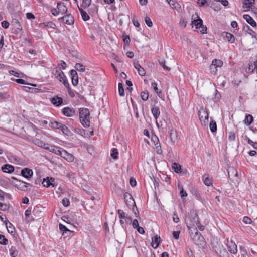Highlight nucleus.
Listing matches in <instances>:
<instances>
[{"label":"nucleus","instance_id":"obj_1","mask_svg":"<svg viewBox=\"0 0 257 257\" xmlns=\"http://www.w3.org/2000/svg\"><path fill=\"white\" fill-rule=\"evenodd\" d=\"M89 115L90 113L88 109L81 108L79 109L80 121L85 127H88L90 125Z\"/></svg>","mask_w":257,"mask_h":257},{"label":"nucleus","instance_id":"obj_2","mask_svg":"<svg viewBox=\"0 0 257 257\" xmlns=\"http://www.w3.org/2000/svg\"><path fill=\"white\" fill-rule=\"evenodd\" d=\"M196 17L197 19L192 21V24L195 26L196 29L201 28L200 32L202 34L206 33L207 27L203 25V21L198 16Z\"/></svg>","mask_w":257,"mask_h":257},{"label":"nucleus","instance_id":"obj_3","mask_svg":"<svg viewBox=\"0 0 257 257\" xmlns=\"http://www.w3.org/2000/svg\"><path fill=\"white\" fill-rule=\"evenodd\" d=\"M13 178L16 181L17 183H16V186L19 189L22 191H27L28 190V187L31 186L30 183L18 180L15 177H13Z\"/></svg>","mask_w":257,"mask_h":257},{"label":"nucleus","instance_id":"obj_4","mask_svg":"<svg viewBox=\"0 0 257 257\" xmlns=\"http://www.w3.org/2000/svg\"><path fill=\"white\" fill-rule=\"evenodd\" d=\"M59 21H62L64 24L71 25L74 23V19L73 16L71 14L66 15L58 19Z\"/></svg>","mask_w":257,"mask_h":257},{"label":"nucleus","instance_id":"obj_5","mask_svg":"<svg viewBox=\"0 0 257 257\" xmlns=\"http://www.w3.org/2000/svg\"><path fill=\"white\" fill-rule=\"evenodd\" d=\"M62 113L67 117H71L76 115L75 110L73 108L66 107L62 110Z\"/></svg>","mask_w":257,"mask_h":257},{"label":"nucleus","instance_id":"obj_6","mask_svg":"<svg viewBox=\"0 0 257 257\" xmlns=\"http://www.w3.org/2000/svg\"><path fill=\"white\" fill-rule=\"evenodd\" d=\"M21 174L25 178L29 179L32 177L33 175V172L32 170L29 168H24L21 170Z\"/></svg>","mask_w":257,"mask_h":257},{"label":"nucleus","instance_id":"obj_7","mask_svg":"<svg viewBox=\"0 0 257 257\" xmlns=\"http://www.w3.org/2000/svg\"><path fill=\"white\" fill-rule=\"evenodd\" d=\"M227 171L228 177L231 180H234L235 178L238 177V172L234 167H229Z\"/></svg>","mask_w":257,"mask_h":257},{"label":"nucleus","instance_id":"obj_8","mask_svg":"<svg viewBox=\"0 0 257 257\" xmlns=\"http://www.w3.org/2000/svg\"><path fill=\"white\" fill-rule=\"evenodd\" d=\"M63 149L61 148L60 147L51 145H49V147L47 148L48 150L60 156L61 155Z\"/></svg>","mask_w":257,"mask_h":257},{"label":"nucleus","instance_id":"obj_9","mask_svg":"<svg viewBox=\"0 0 257 257\" xmlns=\"http://www.w3.org/2000/svg\"><path fill=\"white\" fill-rule=\"evenodd\" d=\"M60 156L69 162H72L74 159L73 155L69 153L64 149H63V150L62 151V153Z\"/></svg>","mask_w":257,"mask_h":257},{"label":"nucleus","instance_id":"obj_10","mask_svg":"<svg viewBox=\"0 0 257 257\" xmlns=\"http://www.w3.org/2000/svg\"><path fill=\"white\" fill-rule=\"evenodd\" d=\"M228 249L229 252L232 254H236L237 252V247L235 242L231 241L227 244Z\"/></svg>","mask_w":257,"mask_h":257},{"label":"nucleus","instance_id":"obj_11","mask_svg":"<svg viewBox=\"0 0 257 257\" xmlns=\"http://www.w3.org/2000/svg\"><path fill=\"white\" fill-rule=\"evenodd\" d=\"M124 198L127 205L130 204L136 207L135 201L130 193H125L124 195Z\"/></svg>","mask_w":257,"mask_h":257},{"label":"nucleus","instance_id":"obj_12","mask_svg":"<svg viewBox=\"0 0 257 257\" xmlns=\"http://www.w3.org/2000/svg\"><path fill=\"white\" fill-rule=\"evenodd\" d=\"M254 2L255 0H244L243 4L244 11H249L254 5Z\"/></svg>","mask_w":257,"mask_h":257},{"label":"nucleus","instance_id":"obj_13","mask_svg":"<svg viewBox=\"0 0 257 257\" xmlns=\"http://www.w3.org/2000/svg\"><path fill=\"white\" fill-rule=\"evenodd\" d=\"M12 25L17 33L22 30V27L21 26L20 22L17 19H13L12 21Z\"/></svg>","mask_w":257,"mask_h":257},{"label":"nucleus","instance_id":"obj_14","mask_svg":"<svg viewBox=\"0 0 257 257\" xmlns=\"http://www.w3.org/2000/svg\"><path fill=\"white\" fill-rule=\"evenodd\" d=\"M134 67L137 70L139 74L141 76H144L146 74L145 69L141 66L138 61L134 63Z\"/></svg>","mask_w":257,"mask_h":257},{"label":"nucleus","instance_id":"obj_15","mask_svg":"<svg viewBox=\"0 0 257 257\" xmlns=\"http://www.w3.org/2000/svg\"><path fill=\"white\" fill-rule=\"evenodd\" d=\"M151 112L156 120V124L158 126V123L157 121V118L159 117L160 114V111L159 108L157 106H154L151 109Z\"/></svg>","mask_w":257,"mask_h":257},{"label":"nucleus","instance_id":"obj_16","mask_svg":"<svg viewBox=\"0 0 257 257\" xmlns=\"http://www.w3.org/2000/svg\"><path fill=\"white\" fill-rule=\"evenodd\" d=\"M55 76L60 81L62 82L63 80L66 78L64 72L59 70H56L54 72Z\"/></svg>","mask_w":257,"mask_h":257},{"label":"nucleus","instance_id":"obj_17","mask_svg":"<svg viewBox=\"0 0 257 257\" xmlns=\"http://www.w3.org/2000/svg\"><path fill=\"white\" fill-rule=\"evenodd\" d=\"M2 171L5 173H11L14 171L13 166L9 164H5L2 167Z\"/></svg>","mask_w":257,"mask_h":257},{"label":"nucleus","instance_id":"obj_18","mask_svg":"<svg viewBox=\"0 0 257 257\" xmlns=\"http://www.w3.org/2000/svg\"><path fill=\"white\" fill-rule=\"evenodd\" d=\"M57 8L58 10L59 13L62 15L66 14L67 11L66 6H65L62 2H58L57 3Z\"/></svg>","mask_w":257,"mask_h":257},{"label":"nucleus","instance_id":"obj_19","mask_svg":"<svg viewBox=\"0 0 257 257\" xmlns=\"http://www.w3.org/2000/svg\"><path fill=\"white\" fill-rule=\"evenodd\" d=\"M54 181V180L52 178H49V177H47L45 179H43L42 184L44 186L46 187H49L50 186H54V185L53 184V182Z\"/></svg>","mask_w":257,"mask_h":257},{"label":"nucleus","instance_id":"obj_20","mask_svg":"<svg viewBox=\"0 0 257 257\" xmlns=\"http://www.w3.org/2000/svg\"><path fill=\"white\" fill-rule=\"evenodd\" d=\"M243 18L247 21L252 27H255L256 26V23L252 19V18L249 15L245 14L243 15Z\"/></svg>","mask_w":257,"mask_h":257},{"label":"nucleus","instance_id":"obj_21","mask_svg":"<svg viewBox=\"0 0 257 257\" xmlns=\"http://www.w3.org/2000/svg\"><path fill=\"white\" fill-rule=\"evenodd\" d=\"M198 116L199 119L201 121L204 120L205 119H208V114L205 110L202 109L201 110L199 111L198 112Z\"/></svg>","mask_w":257,"mask_h":257},{"label":"nucleus","instance_id":"obj_22","mask_svg":"<svg viewBox=\"0 0 257 257\" xmlns=\"http://www.w3.org/2000/svg\"><path fill=\"white\" fill-rule=\"evenodd\" d=\"M160 237L156 235L153 238H152V246L154 248H157L160 243Z\"/></svg>","mask_w":257,"mask_h":257},{"label":"nucleus","instance_id":"obj_23","mask_svg":"<svg viewBox=\"0 0 257 257\" xmlns=\"http://www.w3.org/2000/svg\"><path fill=\"white\" fill-rule=\"evenodd\" d=\"M51 102L53 103V105L56 106H59L62 103L63 99L61 97L56 96L52 99Z\"/></svg>","mask_w":257,"mask_h":257},{"label":"nucleus","instance_id":"obj_24","mask_svg":"<svg viewBox=\"0 0 257 257\" xmlns=\"http://www.w3.org/2000/svg\"><path fill=\"white\" fill-rule=\"evenodd\" d=\"M34 141L35 144L37 145L38 146L43 148L46 150H47V148L49 147V144L45 143L39 139H35Z\"/></svg>","mask_w":257,"mask_h":257},{"label":"nucleus","instance_id":"obj_25","mask_svg":"<svg viewBox=\"0 0 257 257\" xmlns=\"http://www.w3.org/2000/svg\"><path fill=\"white\" fill-rule=\"evenodd\" d=\"M169 5L173 8L179 10L181 8L180 5L175 0H167Z\"/></svg>","mask_w":257,"mask_h":257},{"label":"nucleus","instance_id":"obj_26","mask_svg":"<svg viewBox=\"0 0 257 257\" xmlns=\"http://www.w3.org/2000/svg\"><path fill=\"white\" fill-rule=\"evenodd\" d=\"M5 224L8 232L11 234L13 235V233L15 232V227H14L13 224L11 223L8 222V221H6Z\"/></svg>","mask_w":257,"mask_h":257},{"label":"nucleus","instance_id":"obj_27","mask_svg":"<svg viewBox=\"0 0 257 257\" xmlns=\"http://www.w3.org/2000/svg\"><path fill=\"white\" fill-rule=\"evenodd\" d=\"M253 120V116L251 114H247L246 115L243 122L244 124H246L247 125H249L252 123Z\"/></svg>","mask_w":257,"mask_h":257},{"label":"nucleus","instance_id":"obj_28","mask_svg":"<svg viewBox=\"0 0 257 257\" xmlns=\"http://www.w3.org/2000/svg\"><path fill=\"white\" fill-rule=\"evenodd\" d=\"M224 36L226 38L228 42L230 43H233L235 41V37L234 35L230 33L224 32Z\"/></svg>","mask_w":257,"mask_h":257},{"label":"nucleus","instance_id":"obj_29","mask_svg":"<svg viewBox=\"0 0 257 257\" xmlns=\"http://www.w3.org/2000/svg\"><path fill=\"white\" fill-rule=\"evenodd\" d=\"M62 124L61 123L54 121L50 122L49 126L53 129H60Z\"/></svg>","mask_w":257,"mask_h":257},{"label":"nucleus","instance_id":"obj_30","mask_svg":"<svg viewBox=\"0 0 257 257\" xmlns=\"http://www.w3.org/2000/svg\"><path fill=\"white\" fill-rule=\"evenodd\" d=\"M79 10L81 13L82 18L84 21H86L90 19L89 16L86 11L81 8H79Z\"/></svg>","mask_w":257,"mask_h":257},{"label":"nucleus","instance_id":"obj_31","mask_svg":"<svg viewBox=\"0 0 257 257\" xmlns=\"http://www.w3.org/2000/svg\"><path fill=\"white\" fill-rule=\"evenodd\" d=\"M257 69V64L256 62H254L253 63L251 64H249V66L248 67V69L246 70L247 73H252L255 69Z\"/></svg>","mask_w":257,"mask_h":257},{"label":"nucleus","instance_id":"obj_32","mask_svg":"<svg viewBox=\"0 0 257 257\" xmlns=\"http://www.w3.org/2000/svg\"><path fill=\"white\" fill-rule=\"evenodd\" d=\"M203 180L204 181V183L207 186H210L212 185V180L211 178L208 177V176L206 175H204L203 176Z\"/></svg>","mask_w":257,"mask_h":257},{"label":"nucleus","instance_id":"obj_33","mask_svg":"<svg viewBox=\"0 0 257 257\" xmlns=\"http://www.w3.org/2000/svg\"><path fill=\"white\" fill-rule=\"evenodd\" d=\"M244 30L247 32L249 34L251 35L252 37H255L256 33L253 30L250 28L248 26H246L244 27Z\"/></svg>","mask_w":257,"mask_h":257},{"label":"nucleus","instance_id":"obj_34","mask_svg":"<svg viewBox=\"0 0 257 257\" xmlns=\"http://www.w3.org/2000/svg\"><path fill=\"white\" fill-rule=\"evenodd\" d=\"M9 252L12 257H16L18 255V251L16 247L12 246L9 249Z\"/></svg>","mask_w":257,"mask_h":257},{"label":"nucleus","instance_id":"obj_35","mask_svg":"<svg viewBox=\"0 0 257 257\" xmlns=\"http://www.w3.org/2000/svg\"><path fill=\"white\" fill-rule=\"evenodd\" d=\"M172 169L174 170V171L177 173H181V166L178 165L176 163H174L172 166Z\"/></svg>","mask_w":257,"mask_h":257},{"label":"nucleus","instance_id":"obj_36","mask_svg":"<svg viewBox=\"0 0 257 257\" xmlns=\"http://www.w3.org/2000/svg\"><path fill=\"white\" fill-rule=\"evenodd\" d=\"M74 67L76 69V70H77V71H80V72H83L85 71V66L84 65H83L82 64L79 63H76Z\"/></svg>","mask_w":257,"mask_h":257},{"label":"nucleus","instance_id":"obj_37","mask_svg":"<svg viewBox=\"0 0 257 257\" xmlns=\"http://www.w3.org/2000/svg\"><path fill=\"white\" fill-rule=\"evenodd\" d=\"M210 129L211 132L214 133L217 131V124L215 121L212 120L209 125Z\"/></svg>","mask_w":257,"mask_h":257},{"label":"nucleus","instance_id":"obj_38","mask_svg":"<svg viewBox=\"0 0 257 257\" xmlns=\"http://www.w3.org/2000/svg\"><path fill=\"white\" fill-rule=\"evenodd\" d=\"M178 188L180 189V195L181 197L184 199L187 196V193L186 191H184L182 186L178 184Z\"/></svg>","mask_w":257,"mask_h":257},{"label":"nucleus","instance_id":"obj_39","mask_svg":"<svg viewBox=\"0 0 257 257\" xmlns=\"http://www.w3.org/2000/svg\"><path fill=\"white\" fill-rule=\"evenodd\" d=\"M212 64H214V65L217 67V68H220L223 65V62L219 59H214L212 62Z\"/></svg>","mask_w":257,"mask_h":257},{"label":"nucleus","instance_id":"obj_40","mask_svg":"<svg viewBox=\"0 0 257 257\" xmlns=\"http://www.w3.org/2000/svg\"><path fill=\"white\" fill-rule=\"evenodd\" d=\"M60 129L65 135H68L71 133L70 130L66 125L63 124L61 125Z\"/></svg>","mask_w":257,"mask_h":257},{"label":"nucleus","instance_id":"obj_41","mask_svg":"<svg viewBox=\"0 0 257 257\" xmlns=\"http://www.w3.org/2000/svg\"><path fill=\"white\" fill-rule=\"evenodd\" d=\"M149 94L147 90L144 91L141 93V98L143 101H147L148 99Z\"/></svg>","mask_w":257,"mask_h":257},{"label":"nucleus","instance_id":"obj_42","mask_svg":"<svg viewBox=\"0 0 257 257\" xmlns=\"http://www.w3.org/2000/svg\"><path fill=\"white\" fill-rule=\"evenodd\" d=\"M118 152L117 149L113 148L111 153V156L115 160L118 158Z\"/></svg>","mask_w":257,"mask_h":257},{"label":"nucleus","instance_id":"obj_43","mask_svg":"<svg viewBox=\"0 0 257 257\" xmlns=\"http://www.w3.org/2000/svg\"><path fill=\"white\" fill-rule=\"evenodd\" d=\"M118 92L120 96H123L124 95V90L121 83L118 84Z\"/></svg>","mask_w":257,"mask_h":257},{"label":"nucleus","instance_id":"obj_44","mask_svg":"<svg viewBox=\"0 0 257 257\" xmlns=\"http://www.w3.org/2000/svg\"><path fill=\"white\" fill-rule=\"evenodd\" d=\"M8 243V239L4 235L0 234V244L3 245H7Z\"/></svg>","mask_w":257,"mask_h":257},{"label":"nucleus","instance_id":"obj_45","mask_svg":"<svg viewBox=\"0 0 257 257\" xmlns=\"http://www.w3.org/2000/svg\"><path fill=\"white\" fill-rule=\"evenodd\" d=\"M210 72L212 74L214 75H216L218 70V68H217L214 64L211 63L210 66Z\"/></svg>","mask_w":257,"mask_h":257},{"label":"nucleus","instance_id":"obj_46","mask_svg":"<svg viewBox=\"0 0 257 257\" xmlns=\"http://www.w3.org/2000/svg\"><path fill=\"white\" fill-rule=\"evenodd\" d=\"M151 140L154 143V145H157L159 143V140L158 137L154 134H152Z\"/></svg>","mask_w":257,"mask_h":257},{"label":"nucleus","instance_id":"obj_47","mask_svg":"<svg viewBox=\"0 0 257 257\" xmlns=\"http://www.w3.org/2000/svg\"><path fill=\"white\" fill-rule=\"evenodd\" d=\"M159 63L160 64V65L163 68V69L164 70H167V71H170V68L167 66L166 65H165V61L164 60H159Z\"/></svg>","mask_w":257,"mask_h":257},{"label":"nucleus","instance_id":"obj_48","mask_svg":"<svg viewBox=\"0 0 257 257\" xmlns=\"http://www.w3.org/2000/svg\"><path fill=\"white\" fill-rule=\"evenodd\" d=\"M91 0H83L82 6L86 8H88L91 4Z\"/></svg>","mask_w":257,"mask_h":257},{"label":"nucleus","instance_id":"obj_49","mask_svg":"<svg viewBox=\"0 0 257 257\" xmlns=\"http://www.w3.org/2000/svg\"><path fill=\"white\" fill-rule=\"evenodd\" d=\"M152 86L153 87L155 92L159 95L161 93V91H159L158 88L157 87V84L156 82H153L152 83Z\"/></svg>","mask_w":257,"mask_h":257},{"label":"nucleus","instance_id":"obj_50","mask_svg":"<svg viewBox=\"0 0 257 257\" xmlns=\"http://www.w3.org/2000/svg\"><path fill=\"white\" fill-rule=\"evenodd\" d=\"M59 229L63 232V233L70 231V230L65 225L62 224H59Z\"/></svg>","mask_w":257,"mask_h":257},{"label":"nucleus","instance_id":"obj_51","mask_svg":"<svg viewBox=\"0 0 257 257\" xmlns=\"http://www.w3.org/2000/svg\"><path fill=\"white\" fill-rule=\"evenodd\" d=\"M70 74L72 77H76V81L78 82V76L76 70L73 69L71 70L70 71Z\"/></svg>","mask_w":257,"mask_h":257},{"label":"nucleus","instance_id":"obj_52","mask_svg":"<svg viewBox=\"0 0 257 257\" xmlns=\"http://www.w3.org/2000/svg\"><path fill=\"white\" fill-rule=\"evenodd\" d=\"M243 222L247 224H250L252 223V220L248 216H244L243 218Z\"/></svg>","mask_w":257,"mask_h":257},{"label":"nucleus","instance_id":"obj_53","mask_svg":"<svg viewBox=\"0 0 257 257\" xmlns=\"http://www.w3.org/2000/svg\"><path fill=\"white\" fill-rule=\"evenodd\" d=\"M117 212H118V215L119 218H120L121 219H125V213L123 210L119 209L118 210Z\"/></svg>","mask_w":257,"mask_h":257},{"label":"nucleus","instance_id":"obj_54","mask_svg":"<svg viewBox=\"0 0 257 257\" xmlns=\"http://www.w3.org/2000/svg\"><path fill=\"white\" fill-rule=\"evenodd\" d=\"M145 21L146 24L147 25L148 27H151L153 26L152 22L149 17H146L145 18Z\"/></svg>","mask_w":257,"mask_h":257},{"label":"nucleus","instance_id":"obj_55","mask_svg":"<svg viewBox=\"0 0 257 257\" xmlns=\"http://www.w3.org/2000/svg\"><path fill=\"white\" fill-rule=\"evenodd\" d=\"M15 81L17 83H19V84H28V83H26V82L24 80H23L22 79H15ZM29 85H31V84H29ZM31 85L35 86V85H33V84H31Z\"/></svg>","mask_w":257,"mask_h":257},{"label":"nucleus","instance_id":"obj_56","mask_svg":"<svg viewBox=\"0 0 257 257\" xmlns=\"http://www.w3.org/2000/svg\"><path fill=\"white\" fill-rule=\"evenodd\" d=\"M62 204L65 207H67L70 204V201L67 198H64L62 201Z\"/></svg>","mask_w":257,"mask_h":257},{"label":"nucleus","instance_id":"obj_57","mask_svg":"<svg viewBox=\"0 0 257 257\" xmlns=\"http://www.w3.org/2000/svg\"><path fill=\"white\" fill-rule=\"evenodd\" d=\"M156 148V152L158 154H161L162 153V150H161V147L160 145V143H158L157 145H155Z\"/></svg>","mask_w":257,"mask_h":257},{"label":"nucleus","instance_id":"obj_58","mask_svg":"<svg viewBox=\"0 0 257 257\" xmlns=\"http://www.w3.org/2000/svg\"><path fill=\"white\" fill-rule=\"evenodd\" d=\"M156 148V152L158 154H161L162 153V150H161V147L160 145V143H158L157 145H155Z\"/></svg>","mask_w":257,"mask_h":257},{"label":"nucleus","instance_id":"obj_59","mask_svg":"<svg viewBox=\"0 0 257 257\" xmlns=\"http://www.w3.org/2000/svg\"><path fill=\"white\" fill-rule=\"evenodd\" d=\"M247 143L249 145L252 146L254 148L257 149V143L253 142L251 140H250L249 138L247 139Z\"/></svg>","mask_w":257,"mask_h":257},{"label":"nucleus","instance_id":"obj_60","mask_svg":"<svg viewBox=\"0 0 257 257\" xmlns=\"http://www.w3.org/2000/svg\"><path fill=\"white\" fill-rule=\"evenodd\" d=\"M9 22L7 21H3L2 23H1V25L2 26L5 28V29H7V28H8L9 27Z\"/></svg>","mask_w":257,"mask_h":257},{"label":"nucleus","instance_id":"obj_61","mask_svg":"<svg viewBox=\"0 0 257 257\" xmlns=\"http://www.w3.org/2000/svg\"><path fill=\"white\" fill-rule=\"evenodd\" d=\"M0 209L3 211H6L8 209V207L6 204L0 203Z\"/></svg>","mask_w":257,"mask_h":257},{"label":"nucleus","instance_id":"obj_62","mask_svg":"<svg viewBox=\"0 0 257 257\" xmlns=\"http://www.w3.org/2000/svg\"><path fill=\"white\" fill-rule=\"evenodd\" d=\"M180 231H174L172 233L173 237L175 239H178L179 238V235H180Z\"/></svg>","mask_w":257,"mask_h":257},{"label":"nucleus","instance_id":"obj_63","mask_svg":"<svg viewBox=\"0 0 257 257\" xmlns=\"http://www.w3.org/2000/svg\"><path fill=\"white\" fill-rule=\"evenodd\" d=\"M62 82H63V84H64V85L68 89H70V86H69V83L66 79V77L62 81Z\"/></svg>","mask_w":257,"mask_h":257},{"label":"nucleus","instance_id":"obj_64","mask_svg":"<svg viewBox=\"0 0 257 257\" xmlns=\"http://www.w3.org/2000/svg\"><path fill=\"white\" fill-rule=\"evenodd\" d=\"M132 225H133V227L134 228H137V227H138L139 226V223H138V221L137 219H134L133 221V222H132Z\"/></svg>","mask_w":257,"mask_h":257}]
</instances>
